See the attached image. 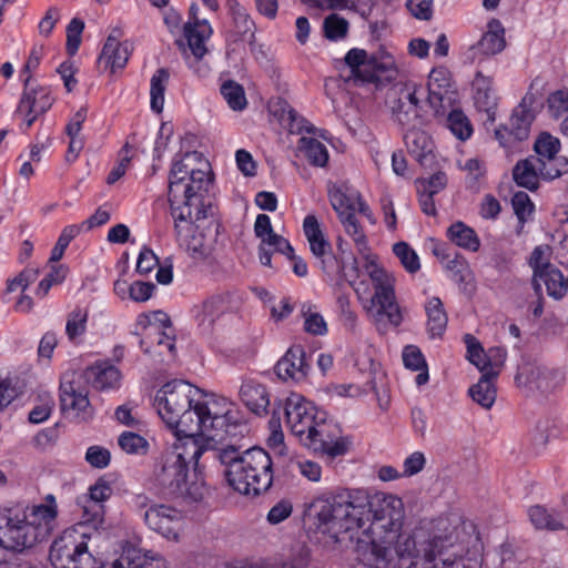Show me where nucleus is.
Returning a JSON list of instances; mask_svg holds the SVG:
<instances>
[{
	"label": "nucleus",
	"mask_w": 568,
	"mask_h": 568,
	"mask_svg": "<svg viewBox=\"0 0 568 568\" xmlns=\"http://www.w3.org/2000/svg\"><path fill=\"white\" fill-rule=\"evenodd\" d=\"M205 447V444L199 445L190 437L179 438L154 464L151 477L154 488L170 498H181L187 503L201 501L207 488L196 469Z\"/></svg>",
	"instance_id": "obj_6"
},
{
	"label": "nucleus",
	"mask_w": 568,
	"mask_h": 568,
	"mask_svg": "<svg viewBox=\"0 0 568 568\" xmlns=\"http://www.w3.org/2000/svg\"><path fill=\"white\" fill-rule=\"evenodd\" d=\"M394 254L398 257L402 265L409 273H415L419 270V258L416 252L405 242H398L393 246Z\"/></svg>",
	"instance_id": "obj_52"
},
{
	"label": "nucleus",
	"mask_w": 568,
	"mask_h": 568,
	"mask_svg": "<svg viewBox=\"0 0 568 568\" xmlns=\"http://www.w3.org/2000/svg\"><path fill=\"white\" fill-rule=\"evenodd\" d=\"M81 227L82 225L71 224L62 230L54 247L51 251V256L49 258L50 262H58L62 258L65 248L70 242L79 235Z\"/></svg>",
	"instance_id": "obj_51"
},
{
	"label": "nucleus",
	"mask_w": 568,
	"mask_h": 568,
	"mask_svg": "<svg viewBox=\"0 0 568 568\" xmlns=\"http://www.w3.org/2000/svg\"><path fill=\"white\" fill-rule=\"evenodd\" d=\"M120 372L108 364H97L83 372H65L60 382L61 412L70 418L87 422L93 417V408L88 398L87 384L95 389L114 388L119 385Z\"/></svg>",
	"instance_id": "obj_7"
},
{
	"label": "nucleus",
	"mask_w": 568,
	"mask_h": 568,
	"mask_svg": "<svg viewBox=\"0 0 568 568\" xmlns=\"http://www.w3.org/2000/svg\"><path fill=\"white\" fill-rule=\"evenodd\" d=\"M344 60L349 68V78H353L355 83L374 82L378 79L375 71L379 65L374 58L367 59L365 50L351 49Z\"/></svg>",
	"instance_id": "obj_23"
},
{
	"label": "nucleus",
	"mask_w": 568,
	"mask_h": 568,
	"mask_svg": "<svg viewBox=\"0 0 568 568\" xmlns=\"http://www.w3.org/2000/svg\"><path fill=\"white\" fill-rule=\"evenodd\" d=\"M347 30V20L338 17L335 13L329 14L324 20V32L326 38L331 40L343 39L346 36Z\"/></svg>",
	"instance_id": "obj_53"
},
{
	"label": "nucleus",
	"mask_w": 568,
	"mask_h": 568,
	"mask_svg": "<svg viewBox=\"0 0 568 568\" xmlns=\"http://www.w3.org/2000/svg\"><path fill=\"white\" fill-rule=\"evenodd\" d=\"M118 444L123 452L131 455H144L148 453V440L133 432H123L118 439Z\"/></svg>",
	"instance_id": "obj_47"
},
{
	"label": "nucleus",
	"mask_w": 568,
	"mask_h": 568,
	"mask_svg": "<svg viewBox=\"0 0 568 568\" xmlns=\"http://www.w3.org/2000/svg\"><path fill=\"white\" fill-rule=\"evenodd\" d=\"M230 10L233 19V27L229 31L227 40L233 43H253L255 36V23L250 18L246 9L235 2L231 6Z\"/></svg>",
	"instance_id": "obj_26"
},
{
	"label": "nucleus",
	"mask_w": 568,
	"mask_h": 568,
	"mask_svg": "<svg viewBox=\"0 0 568 568\" xmlns=\"http://www.w3.org/2000/svg\"><path fill=\"white\" fill-rule=\"evenodd\" d=\"M301 444L331 458L343 456L348 450V442L342 437L339 426L328 420L325 412L320 414L317 422L310 433L303 436Z\"/></svg>",
	"instance_id": "obj_12"
},
{
	"label": "nucleus",
	"mask_w": 568,
	"mask_h": 568,
	"mask_svg": "<svg viewBox=\"0 0 568 568\" xmlns=\"http://www.w3.org/2000/svg\"><path fill=\"white\" fill-rule=\"evenodd\" d=\"M200 8L192 3L189 9V19L183 26V34L192 54L199 60L207 52L206 41L213 34V28L207 19L200 18Z\"/></svg>",
	"instance_id": "obj_16"
},
{
	"label": "nucleus",
	"mask_w": 568,
	"mask_h": 568,
	"mask_svg": "<svg viewBox=\"0 0 568 568\" xmlns=\"http://www.w3.org/2000/svg\"><path fill=\"white\" fill-rule=\"evenodd\" d=\"M403 362L406 368L420 371L426 368V362L420 349L415 345H407L403 349Z\"/></svg>",
	"instance_id": "obj_62"
},
{
	"label": "nucleus",
	"mask_w": 568,
	"mask_h": 568,
	"mask_svg": "<svg viewBox=\"0 0 568 568\" xmlns=\"http://www.w3.org/2000/svg\"><path fill=\"white\" fill-rule=\"evenodd\" d=\"M433 531L437 532H466L475 530V525L466 520L459 511H450L430 521Z\"/></svg>",
	"instance_id": "obj_39"
},
{
	"label": "nucleus",
	"mask_w": 568,
	"mask_h": 568,
	"mask_svg": "<svg viewBox=\"0 0 568 568\" xmlns=\"http://www.w3.org/2000/svg\"><path fill=\"white\" fill-rule=\"evenodd\" d=\"M534 150L537 154L535 160L545 166H555L564 171V159L558 156L560 150L559 139L552 136L548 132H542L534 144Z\"/></svg>",
	"instance_id": "obj_30"
},
{
	"label": "nucleus",
	"mask_w": 568,
	"mask_h": 568,
	"mask_svg": "<svg viewBox=\"0 0 568 568\" xmlns=\"http://www.w3.org/2000/svg\"><path fill=\"white\" fill-rule=\"evenodd\" d=\"M529 519L536 529L564 530L566 529L561 516L556 510L547 509L544 506H532L528 510Z\"/></svg>",
	"instance_id": "obj_38"
},
{
	"label": "nucleus",
	"mask_w": 568,
	"mask_h": 568,
	"mask_svg": "<svg viewBox=\"0 0 568 568\" xmlns=\"http://www.w3.org/2000/svg\"><path fill=\"white\" fill-rule=\"evenodd\" d=\"M131 146L129 143H125L122 149L119 152V162L118 164L111 170L106 178L108 184H113L118 180H120L126 172L128 165L131 161Z\"/></svg>",
	"instance_id": "obj_58"
},
{
	"label": "nucleus",
	"mask_w": 568,
	"mask_h": 568,
	"mask_svg": "<svg viewBox=\"0 0 568 568\" xmlns=\"http://www.w3.org/2000/svg\"><path fill=\"white\" fill-rule=\"evenodd\" d=\"M304 313V329L312 335H325L327 333V324L324 317L314 312Z\"/></svg>",
	"instance_id": "obj_64"
},
{
	"label": "nucleus",
	"mask_w": 568,
	"mask_h": 568,
	"mask_svg": "<svg viewBox=\"0 0 568 568\" xmlns=\"http://www.w3.org/2000/svg\"><path fill=\"white\" fill-rule=\"evenodd\" d=\"M488 30L483 34L480 40L471 47L475 53L484 55H494L505 49V30L497 19H491L487 26Z\"/></svg>",
	"instance_id": "obj_31"
},
{
	"label": "nucleus",
	"mask_w": 568,
	"mask_h": 568,
	"mask_svg": "<svg viewBox=\"0 0 568 568\" xmlns=\"http://www.w3.org/2000/svg\"><path fill=\"white\" fill-rule=\"evenodd\" d=\"M38 535H0V547L13 551L21 552L27 548H31L37 542Z\"/></svg>",
	"instance_id": "obj_49"
},
{
	"label": "nucleus",
	"mask_w": 568,
	"mask_h": 568,
	"mask_svg": "<svg viewBox=\"0 0 568 568\" xmlns=\"http://www.w3.org/2000/svg\"><path fill=\"white\" fill-rule=\"evenodd\" d=\"M286 425L291 429L292 434L303 440V436L310 433L311 428L317 422L320 410L312 402L305 399L300 394H291L284 406Z\"/></svg>",
	"instance_id": "obj_14"
},
{
	"label": "nucleus",
	"mask_w": 568,
	"mask_h": 568,
	"mask_svg": "<svg viewBox=\"0 0 568 568\" xmlns=\"http://www.w3.org/2000/svg\"><path fill=\"white\" fill-rule=\"evenodd\" d=\"M239 393L241 400L251 412L256 415L267 413L270 395L263 384L254 379H246L242 383Z\"/></svg>",
	"instance_id": "obj_27"
},
{
	"label": "nucleus",
	"mask_w": 568,
	"mask_h": 568,
	"mask_svg": "<svg viewBox=\"0 0 568 568\" xmlns=\"http://www.w3.org/2000/svg\"><path fill=\"white\" fill-rule=\"evenodd\" d=\"M426 465V457L424 453L417 450L407 456L403 463L404 477H412L420 473Z\"/></svg>",
	"instance_id": "obj_63"
},
{
	"label": "nucleus",
	"mask_w": 568,
	"mask_h": 568,
	"mask_svg": "<svg viewBox=\"0 0 568 568\" xmlns=\"http://www.w3.org/2000/svg\"><path fill=\"white\" fill-rule=\"evenodd\" d=\"M562 174L561 169L555 166H545L540 164L539 160L535 156H529L519 161L513 169V176L517 185L525 187L529 191L538 189V179L554 180Z\"/></svg>",
	"instance_id": "obj_18"
},
{
	"label": "nucleus",
	"mask_w": 568,
	"mask_h": 568,
	"mask_svg": "<svg viewBox=\"0 0 568 568\" xmlns=\"http://www.w3.org/2000/svg\"><path fill=\"white\" fill-rule=\"evenodd\" d=\"M165 424L187 439L200 429L221 426L227 414V399L205 395L200 388L181 379L164 384L153 403Z\"/></svg>",
	"instance_id": "obj_5"
},
{
	"label": "nucleus",
	"mask_w": 568,
	"mask_h": 568,
	"mask_svg": "<svg viewBox=\"0 0 568 568\" xmlns=\"http://www.w3.org/2000/svg\"><path fill=\"white\" fill-rule=\"evenodd\" d=\"M529 266L534 271L532 276L541 274L544 271L554 266L549 262V246L539 245L534 248L529 257Z\"/></svg>",
	"instance_id": "obj_55"
},
{
	"label": "nucleus",
	"mask_w": 568,
	"mask_h": 568,
	"mask_svg": "<svg viewBox=\"0 0 568 568\" xmlns=\"http://www.w3.org/2000/svg\"><path fill=\"white\" fill-rule=\"evenodd\" d=\"M102 568H169L166 560L154 551L135 547L123 548L119 558Z\"/></svg>",
	"instance_id": "obj_21"
},
{
	"label": "nucleus",
	"mask_w": 568,
	"mask_h": 568,
	"mask_svg": "<svg viewBox=\"0 0 568 568\" xmlns=\"http://www.w3.org/2000/svg\"><path fill=\"white\" fill-rule=\"evenodd\" d=\"M297 150L302 152L314 166L323 168L328 162V151L326 146L316 139L301 138L297 143Z\"/></svg>",
	"instance_id": "obj_41"
},
{
	"label": "nucleus",
	"mask_w": 568,
	"mask_h": 568,
	"mask_svg": "<svg viewBox=\"0 0 568 568\" xmlns=\"http://www.w3.org/2000/svg\"><path fill=\"white\" fill-rule=\"evenodd\" d=\"M273 462L268 453L260 447L245 449L242 459L233 465L229 485L243 495L257 496L272 486Z\"/></svg>",
	"instance_id": "obj_9"
},
{
	"label": "nucleus",
	"mask_w": 568,
	"mask_h": 568,
	"mask_svg": "<svg viewBox=\"0 0 568 568\" xmlns=\"http://www.w3.org/2000/svg\"><path fill=\"white\" fill-rule=\"evenodd\" d=\"M103 506L99 504H89L83 507L82 519L77 524L79 527L99 530L103 527Z\"/></svg>",
	"instance_id": "obj_48"
},
{
	"label": "nucleus",
	"mask_w": 568,
	"mask_h": 568,
	"mask_svg": "<svg viewBox=\"0 0 568 568\" xmlns=\"http://www.w3.org/2000/svg\"><path fill=\"white\" fill-rule=\"evenodd\" d=\"M463 170L467 172L466 183L468 187H477L481 178H484L486 169L484 162L478 159H468L463 166Z\"/></svg>",
	"instance_id": "obj_60"
},
{
	"label": "nucleus",
	"mask_w": 568,
	"mask_h": 568,
	"mask_svg": "<svg viewBox=\"0 0 568 568\" xmlns=\"http://www.w3.org/2000/svg\"><path fill=\"white\" fill-rule=\"evenodd\" d=\"M221 94L227 102V105L234 111H242L247 105L244 89L233 80H227L221 85Z\"/></svg>",
	"instance_id": "obj_44"
},
{
	"label": "nucleus",
	"mask_w": 568,
	"mask_h": 568,
	"mask_svg": "<svg viewBox=\"0 0 568 568\" xmlns=\"http://www.w3.org/2000/svg\"><path fill=\"white\" fill-rule=\"evenodd\" d=\"M308 518L320 532H400L405 509L403 500L393 494L338 488L314 498Z\"/></svg>",
	"instance_id": "obj_2"
},
{
	"label": "nucleus",
	"mask_w": 568,
	"mask_h": 568,
	"mask_svg": "<svg viewBox=\"0 0 568 568\" xmlns=\"http://www.w3.org/2000/svg\"><path fill=\"white\" fill-rule=\"evenodd\" d=\"M88 315V311L81 307H75L69 313L65 324V334L70 341H74L85 333Z\"/></svg>",
	"instance_id": "obj_46"
},
{
	"label": "nucleus",
	"mask_w": 568,
	"mask_h": 568,
	"mask_svg": "<svg viewBox=\"0 0 568 568\" xmlns=\"http://www.w3.org/2000/svg\"><path fill=\"white\" fill-rule=\"evenodd\" d=\"M232 308V295L226 292L210 296L201 304L195 305L192 312L200 331L203 334H209L215 322Z\"/></svg>",
	"instance_id": "obj_17"
},
{
	"label": "nucleus",
	"mask_w": 568,
	"mask_h": 568,
	"mask_svg": "<svg viewBox=\"0 0 568 568\" xmlns=\"http://www.w3.org/2000/svg\"><path fill=\"white\" fill-rule=\"evenodd\" d=\"M395 98L392 101L390 110L395 121L406 128H423L427 123V118L423 112L420 99L425 95L422 85L414 82H407L394 90Z\"/></svg>",
	"instance_id": "obj_11"
},
{
	"label": "nucleus",
	"mask_w": 568,
	"mask_h": 568,
	"mask_svg": "<svg viewBox=\"0 0 568 568\" xmlns=\"http://www.w3.org/2000/svg\"><path fill=\"white\" fill-rule=\"evenodd\" d=\"M85 460L94 468H105L111 460L110 452L101 446H90L85 453Z\"/></svg>",
	"instance_id": "obj_61"
},
{
	"label": "nucleus",
	"mask_w": 568,
	"mask_h": 568,
	"mask_svg": "<svg viewBox=\"0 0 568 568\" xmlns=\"http://www.w3.org/2000/svg\"><path fill=\"white\" fill-rule=\"evenodd\" d=\"M181 518V511L166 505H152L144 513L145 524L154 532H171L172 524Z\"/></svg>",
	"instance_id": "obj_28"
},
{
	"label": "nucleus",
	"mask_w": 568,
	"mask_h": 568,
	"mask_svg": "<svg viewBox=\"0 0 568 568\" xmlns=\"http://www.w3.org/2000/svg\"><path fill=\"white\" fill-rule=\"evenodd\" d=\"M226 410L223 425L200 429L190 438L199 445L205 444V453L214 452V458L225 466L224 475L230 483L233 465L242 459L243 453L240 452L241 446L237 445V442L247 433V425L239 419L237 412L229 400Z\"/></svg>",
	"instance_id": "obj_8"
},
{
	"label": "nucleus",
	"mask_w": 568,
	"mask_h": 568,
	"mask_svg": "<svg viewBox=\"0 0 568 568\" xmlns=\"http://www.w3.org/2000/svg\"><path fill=\"white\" fill-rule=\"evenodd\" d=\"M541 282L546 285L548 295L555 300H560L567 292L568 277L565 278L562 273L555 266L537 276H532L531 284L538 296L542 294Z\"/></svg>",
	"instance_id": "obj_29"
},
{
	"label": "nucleus",
	"mask_w": 568,
	"mask_h": 568,
	"mask_svg": "<svg viewBox=\"0 0 568 568\" xmlns=\"http://www.w3.org/2000/svg\"><path fill=\"white\" fill-rule=\"evenodd\" d=\"M327 194L329 203L343 224L345 232L352 236L358 253L365 260L364 267L374 287L368 313L375 322H381L386 317L392 325L398 326L403 321V316L396 302L395 280L378 265L377 256L371 253L366 235L355 216L356 204L362 195L347 183L329 184Z\"/></svg>",
	"instance_id": "obj_4"
},
{
	"label": "nucleus",
	"mask_w": 568,
	"mask_h": 568,
	"mask_svg": "<svg viewBox=\"0 0 568 568\" xmlns=\"http://www.w3.org/2000/svg\"><path fill=\"white\" fill-rule=\"evenodd\" d=\"M358 559L371 568H480V535H357Z\"/></svg>",
	"instance_id": "obj_1"
},
{
	"label": "nucleus",
	"mask_w": 568,
	"mask_h": 568,
	"mask_svg": "<svg viewBox=\"0 0 568 568\" xmlns=\"http://www.w3.org/2000/svg\"><path fill=\"white\" fill-rule=\"evenodd\" d=\"M497 375L498 372L493 369L483 373L478 383L473 385L468 390L473 400L486 409H489L496 400V387L494 385V379Z\"/></svg>",
	"instance_id": "obj_33"
},
{
	"label": "nucleus",
	"mask_w": 568,
	"mask_h": 568,
	"mask_svg": "<svg viewBox=\"0 0 568 568\" xmlns=\"http://www.w3.org/2000/svg\"><path fill=\"white\" fill-rule=\"evenodd\" d=\"M23 91L18 110H28L33 113H45L53 104L54 98L49 87L36 83L32 75L23 78Z\"/></svg>",
	"instance_id": "obj_20"
},
{
	"label": "nucleus",
	"mask_w": 568,
	"mask_h": 568,
	"mask_svg": "<svg viewBox=\"0 0 568 568\" xmlns=\"http://www.w3.org/2000/svg\"><path fill=\"white\" fill-rule=\"evenodd\" d=\"M193 160L207 166L199 152H187L182 160L174 161L169 176V202L179 245L193 258L204 260L210 246L194 224L212 214L211 204L204 200L211 179L203 168L191 166Z\"/></svg>",
	"instance_id": "obj_3"
},
{
	"label": "nucleus",
	"mask_w": 568,
	"mask_h": 568,
	"mask_svg": "<svg viewBox=\"0 0 568 568\" xmlns=\"http://www.w3.org/2000/svg\"><path fill=\"white\" fill-rule=\"evenodd\" d=\"M308 549L304 545H298L292 555L291 562L277 564L275 561L263 559L258 561H243L226 566L225 568H305L308 564Z\"/></svg>",
	"instance_id": "obj_32"
},
{
	"label": "nucleus",
	"mask_w": 568,
	"mask_h": 568,
	"mask_svg": "<svg viewBox=\"0 0 568 568\" xmlns=\"http://www.w3.org/2000/svg\"><path fill=\"white\" fill-rule=\"evenodd\" d=\"M450 87L449 72L445 68H435L428 77L427 101L436 115L445 113L447 89Z\"/></svg>",
	"instance_id": "obj_25"
},
{
	"label": "nucleus",
	"mask_w": 568,
	"mask_h": 568,
	"mask_svg": "<svg viewBox=\"0 0 568 568\" xmlns=\"http://www.w3.org/2000/svg\"><path fill=\"white\" fill-rule=\"evenodd\" d=\"M95 539L108 540V535H60L51 545L50 560L55 568H95V556H103V551L95 554L89 550V542Z\"/></svg>",
	"instance_id": "obj_10"
},
{
	"label": "nucleus",
	"mask_w": 568,
	"mask_h": 568,
	"mask_svg": "<svg viewBox=\"0 0 568 568\" xmlns=\"http://www.w3.org/2000/svg\"><path fill=\"white\" fill-rule=\"evenodd\" d=\"M564 376L557 369H551L544 366H536L530 369L528 383L530 387L540 390L541 393H549L557 388L562 383Z\"/></svg>",
	"instance_id": "obj_36"
},
{
	"label": "nucleus",
	"mask_w": 568,
	"mask_h": 568,
	"mask_svg": "<svg viewBox=\"0 0 568 568\" xmlns=\"http://www.w3.org/2000/svg\"><path fill=\"white\" fill-rule=\"evenodd\" d=\"M305 351L302 346H292L276 363L275 373L283 381H304L308 374L310 365L305 359Z\"/></svg>",
	"instance_id": "obj_22"
},
{
	"label": "nucleus",
	"mask_w": 568,
	"mask_h": 568,
	"mask_svg": "<svg viewBox=\"0 0 568 568\" xmlns=\"http://www.w3.org/2000/svg\"><path fill=\"white\" fill-rule=\"evenodd\" d=\"M535 103V95L529 92L526 93L520 103L513 111L509 128L504 126L495 130V136L500 145L506 146L510 138H514L516 141L528 139L531 124L536 118Z\"/></svg>",
	"instance_id": "obj_13"
},
{
	"label": "nucleus",
	"mask_w": 568,
	"mask_h": 568,
	"mask_svg": "<svg viewBox=\"0 0 568 568\" xmlns=\"http://www.w3.org/2000/svg\"><path fill=\"white\" fill-rule=\"evenodd\" d=\"M153 339L158 341L156 352L154 357L163 361L166 356L173 357L175 352V337L172 331H161L155 333Z\"/></svg>",
	"instance_id": "obj_54"
},
{
	"label": "nucleus",
	"mask_w": 568,
	"mask_h": 568,
	"mask_svg": "<svg viewBox=\"0 0 568 568\" xmlns=\"http://www.w3.org/2000/svg\"><path fill=\"white\" fill-rule=\"evenodd\" d=\"M547 104L551 116L560 118L568 112V91L558 90L552 92L547 99Z\"/></svg>",
	"instance_id": "obj_59"
},
{
	"label": "nucleus",
	"mask_w": 568,
	"mask_h": 568,
	"mask_svg": "<svg viewBox=\"0 0 568 568\" xmlns=\"http://www.w3.org/2000/svg\"><path fill=\"white\" fill-rule=\"evenodd\" d=\"M170 73L166 69L161 68L151 78L150 83V97H151V109L161 113L164 105V92L169 82Z\"/></svg>",
	"instance_id": "obj_42"
},
{
	"label": "nucleus",
	"mask_w": 568,
	"mask_h": 568,
	"mask_svg": "<svg viewBox=\"0 0 568 568\" xmlns=\"http://www.w3.org/2000/svg\"><path fill=\"white\" fill-rule=\"evenodd\" d=\"M280 120L284 126L293 134H300L303 131L314 132V126L297 113L288 103L284 102L280 110Z\"/></svg>",
	"instance_id": "obj_43"
},
{
	"label": "nucleus",
	"mask_w": 568,
	"mask_h": 568,
	"mask_svg": "<svg viewBox=\"0 0 568 568\" xmlns=\"http://www.w3.org/2000/svg\"><path fill=\"white\" fill-rule=\"evenodd\" d=\"M44 504L29 506L22 504L21 530L32 529L38 532H52L55 529L58 504L54 495L48 494Z\"/></svg>",
	"instance_id": "obj_15"
},
{
	"label": "nucleus",
	"mask_w": 568,
	"mask_h": 568,
	"mask_svg": "<svg viewBox=\"0 0 568 568\" xmlns=\"http://www.w3.org/2000/svg\"><path fill=\"white\" fill-rule=\"evenodd\" d=\"M121 30L113 29L99 55V64L110 69L111 73L122 70L131 55L132 47L128 41L120 42Z\"/></svg>",
	"instance_id": "obj_19"
},
{
	"label": "nucleus",
	"mask_w": 568,
	"mask_h": 568,
	"mask_svg": "<svg viewBox=\"0 0 568 568\" xmlns=\"http://www.w3.org/2000/svg\"><path fill=\"white\" fill-rule=\"evenodd\" d=\"M447 236L456 245L471 252L478 251L480 246L476 232L460 221L453 223L448 227Z\"/></svg>",
	"instance_id": "obj_40"
},
{
	"label": "nucleus",
	"mask_w": 568,
	"mask_h": 568,
	"mask_svg": "<svg viewBox=\"0 0 568 568\" xmlns=\"http://www.w3.org/2000/svg\"><path fill=\"white\" fill-rule=\"evenodd\" d=\"M427 329L432 337H440L447 326L448 317L439 297H432L425 304Z\"/></svg>",
	"instance_id": "obj_37"
},
{
	"label": "nucleus",
	"mask_w": 568,
	"mask_h": 568,
	"mask_svg": "<svg viewBox=\"0 0 568 568\" xmlns=\"http://www.w3.org/2000/svg\"><path fill=\"white\" fill-rule=\"evenodd\" d=\"M67 271L63 265L53 266L51 272L40 281L36 294L39 297H44L54 284H59L65 278Z\"/></svg>",
	"instance_id": "obj_56"
},
{
	"label": "nucleus",
	"mask_w": 568,
	"mask_h": 568,
	"mask_svg": "<svg viewBox=\"0 0 568 568\" xmlns=\"http://www.w3.org/2000/svg\"><path fill=\"white\" fill-rule=\"evenodd\" d=\"M404 141L408 152L422 162L433 151V141L430 136L422 130V128L403 129Z\"/></svg>",
	"instance_id": "obj_34"
},
{
	"label": "nucleus",
	"mask_w": 568,
	"mask_h": 568,
	"mask_svg": "<svg viewBox=\"0 0 568 568\" xmlns=\"http://www.w3.org/2000/svg\"><path fill=\"white\" fill-rule=\"evenodd\" d=\"M447 126L452 133L462 141L469 139L473 134L470 121L459 109H454L448 113Z\"/></svg>",
	"instance_id": "obj_45"
},
{
	"label": "nucleus",
	"mask_w": 568,
	"mask_h": 568,
	"mask_svg": "<svg viewBox=\"0 0 568 568\" xmlns=\"http://www.w3.org/2000/svg\"><path fill=\"white\" fill-rule=\"evenodd\" d=\"M22 504L0 508V530H21Z\"/></svg>",
	"instance_id": "obj_50"
},
{
	"label": "nucleus",
	"mask_w": 568,
	"mask_h": 568,
	"mask_svg": "<svg viewBox=\"0 0 568 568\" xmlns=\"http://www.w3.org/2000/svg\"><path fill=\"white\" fill-rule=\"evenodd\" d=\"M303 231L308 241L311 252L316 260L332 250L329 242L324 237L315 215L310 214L305 216Z\"/></svg>",
	"instance_id": "obj_35"
},
{
	"label": "nucleus",
	"mask_w": 568,
	"mask_h": 568,
	"mask_svg": "<svg viewBox=\"0 0 568 568\" xmlns=\"http://www.w3.org/2000/svg\"><path fill=\"white\" fill-rule=\"evenodd\" d=\"M474 102L478 110L487 114V120L495 121L497 95L493 89V78L478 71L473 80Z\"/></svg>",
	"instance_id": "obj_24"
},
{
	"label": "nucleus",
	"mask_w": 568,
	"mask_h": 568,
	"mask_svg": "<svg viewBox=\"0 0 568 568\" xmlns=\"http://www.w3.org/2000/svg\"><path fill=\"white\" fill-rule=\"evenodd\" d=\"M513 209L519 222H526L534 212V204L526 192H516L511 200Z\"/></svg>",
	"instance_id": "obj_57"
}]
</instances>
